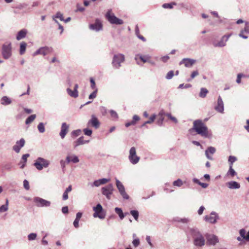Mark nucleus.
I'll return each mask as SVG.
<instances>
[{
	"mask_svg": "<svg viewBox=\"0 0 249 249\" xmlns=\"http://www.w3.org/2000/svg\"><path fill=\"white\" fill-rule=\"evenodd\" d=\"M37 234L35 233H31L28 235V239L29 241L34 240L36 239Z\"/></svg>",
	"mask_w": 249,
	"mask_h": 249,
	"instance_id": "nucleus-47",
	"label": "nucleus"
},
{
	"mask_svg": "<svg viewBox=\"0 0 249 249\" xmlns=\"http://www.w3.org/2000/svg\"><path fill=\"white\" fill-rule=\"evenodd\" d=\"M139 57L140 59L143 62L146 63L150 62V56L149 55H137L135 57V60H137L138 57Z\"/></svg>",
	"mask_w": 249,
	"mask_h": 249,
	"instance_id": "nucleus-28",
	"label": "nucleus"
},
{
	"mask_svg": "<svg viewBox=\"0 0 249 249\" xmlns=\"http://www.w3.org/2000/svg\"><path fill=\"white\" fill-rule=\"evenodd\" d=\"M140 120V118L137 115H135L133 116V120L131 121V124H132V125H135L136 122Z\"/></svg>",
	"mask_w": 249,
	"mask_h": 249,
	"instance_id": "nucleus-44",
	"label": "nucleus"
},
{
	"mask_svg": "<svg viewBox=\"0 0 249 249\" xmlns=\"http://www.w3.org/2000/svg\"><path fill=\"white\" fill-rule=\"evenodd\" d=\"M100 125V123L97 118L94 115H92L91 119L89 120L87 125L88 126H92L95 129H98Z\"/></svg>",
	"mask_w": 249,
	"mask_h": 249,
	"instance_id": "nucleus-13",
	"label": "nucleus"
},
{
	"mask_svg": "<svg viewBox=\"0 0 249 249\" xmlns=\"http://www.w3.org/2000/svg\"><path fill=\"white\" fill-rule=\"evenodd\" d=\"M93 217H99L100 219H104L105 218V215H103L102 214H100V213L99 212H95L93 214Z\"/></svg>",
	"mask_w": 249,
	"mask_h": 249,
	"instance_id": "nucleus-53",
	"label": "nucleus"
},
{
	"mask_svg": "<svg viewBox=\"0 0 249 249\" xmlns=\"http://www.w3.org/2000/svg\"><path fill=\"white\" fill-rule=\"evenodd\" d=\"M239 234L240 237H237V240L238 241H242L243 239H244L247 242H249V231L246 234V231L244 229H242L239 230Z\"/></svg>",
	"mask_w": 249,
	"mask_h": 249,
	"instance_id": "nucleus-17",
	"label": "nucleus"
},
{
	"mask_svg": "<svg viewBox=\"0 0 249 249\" xmlns=\"http://www.w3.org/2000/svg\"><path fill=\"white\" fill-rule=\"evenodd\" d=\"M166 116L175 123H178V120L175 117L172 116L171 113H166Z\"/></svg>",
	"mask_w": 249,
	"mask_h": 249,
	"instance_id": "nucleus-48",
	"label": "nucleus"
},
{
	"mask_svg": "<svg viewBox=\"0 0 249 249\" xmlns=\"http://www.w3.org/2000/svg\"><path fill=\"white\" fill-rule=\"evenodd\" d=\"M244 31L245 33L249 34V23L246 22V26L244 28Z\"/></svg>",
	"mask_w": 249,
	"mask_h": 249,
	"instance_id": "nucleus-64",
	"label": "nucleus"
},
{
	"mask_svg": "<svg viewBox=\"0 0 249 249\" xmlns=\"http://www.w3.org/2000/svg\"><path fill=\"white\" fill-rule=\"evenodd\" d=\"M36 118V115L35 114L31 115L26 119L25 121L26 124H30Z\"/></svg>",
	"mask_w": 249,
	"mask_h": 249,
	"instance_id": "nucleus-37",
	"label": "nucleus"
},
{
	"mask_svg": "<svg viewBox=\"0 0 249 249\" xmlns=\"http://www.w3.org/2000/svg\"><path fill=\"white\" fill-rule=\"evenodd\" d=\"M219 219L218 214L215 212H212L209 215H206L204 217V220L210 224H215Z\"/></svg>",
	"mask_w": 249,
	"mask_h": 249,
	"instance_id": "nucleus-9",
	"label": "nucleus"
},
{
	"mask_svg": "<svg viewBox=\"0 0 249 249\" xmlns=\"http://www.w3.org/2000/svg\"><path fill=\"white\" fill-rule=\"evenodd\" d=\"M27 43L25 42H22L20 44L19 53L21 55L23 54L26 51Z\"/></svg>",
	"mask_w": 249,
	"mask_h": 249,
	"instance_id": "nucleus-31",
	"label": "nucleus"
},
{
	"mask_svg": "<svg viewBox=\"0 0 249 249\" xmlns=\"http://www.w3.org/2000/svg\"><path fill=\"white\" fill-rule=\"evenodd\" d=\"M110 115L112 118L117 119L118 118V114L115 111H114L113 110H110Z\"/></svg>",
	"mask_w": 249,
	"mask_h": 249,
	"instance_id": "nucleus-50",
	"label": "nucleus"
},
{
	"mask_svg": "<svg viewBox=\"0 0 249 249\" xmlns=\"http://www.w3.org/2000/svg\"><path fill=\"white\" fill-rule=\"evenodd\" d=\"M90 30L98 32L102 30L103 26L101 21L96 19L94 23L90 24L89 26Z\"/></svg>",
	"mask_w": 249,
	"mask_h": 249,
	"instance_id": "nucleus-14",
	"label": "nucleus"
},
{
	"mask_svg": "<svg viewBox=\"0 0 249 249\" xmlns=\"http://www.w3.org/2000/svg\"><path fill=\"white\" fill-rule=\"evenodd\" d=\"M174 74V71H170L167 73L165 77L167 79L170 80L173 78Z\"/></svg>",
	"mask_w": 249,
	"mask_h": 249,
	"instance_id": "nucleus-49",
	"label": "nucleus"
},
{
	"mask_svg": "<svg viewBox=\"0 0 249 249\" xmlns=\"http://www.w3.org/2000/svg\"><path fill=\"white\" fill-rule=\"evenodd\" d=\"M125 60L124 55L122 53H118L113 55L112 65L115 69H119L121 66L122 64L124 62Z\"/></svg>",
	"mask_w": 249,
	"mask_h": 249,
	"instance_id": "nucleus-4",
	"label": "nucleus"
},
{
	"mask_svg": "<svg viewBox=\"0 0 249 249\" xmlns=\"http://www.w3.org/2000/svg\"><path fill=\"white\" fill-rule=\"evenodd\" d=\"M27 34V30L25 29H23L19 31L17 35L16 39L18 40H20L25 37Z\"/></svg>",
	"mask_w": 249,
	"mask_h": 249,
	"instance_id": "nucleus-27",
	"label": "nucleus"
},
{
	"mask_svg": "<svg viewBox=\"0 0 249 249\" xmlns=\"http://www.w3.org/2000/svg\"><path fill=\"white\" fill-rule=\"evenodd\" d=\"M115 213L119 215L120 218L122 220L125 217V215L123 212L122 210L118 207H116L115 208Z\"/></svg>",
	"mask_w": 249,
	"mask_h": 249,
	"instance_id": "nucleus-32",
	"label": "nucleus"
},
{
	"mask_svg": "<svg viewBox=\"0 0 249 249\" xmlns=\"http://www.w3.org/2000/svg\"><path fill=\"white\" fill-rule=\"evenodd\" d=\"M105 17L108 21L112 24L122 25L124 23L122 19L117 18L112 12L111 9H109L105 15Z\"/></svg>",
	"mask_w": 249,
	"mask_h": 249,
	"instance_id": "nucleus-3",
	"label": "nucleus"
},
{
	"mask_svg": "<svg viewBox=\"0 0 249 249\" xmlns=\"http://www.w3.org/2000/svg\"><path fill=\"white\" fill-rule=\"evenodd\" d=\"M156 115L155 114H153L152 115V116H150V117L149 118V120L145 122L142 125V127H143V126H144L146 124H152L154 121V120H155L156 119Z\"/></svg>",
	"mask_w": 249,
	"mask_h": 249,
	"instance_id": "nucleus-34",
	"label": "nucleus"
},
{
	"mask_svg": "<svg viewBox=\"0 0 249 249\" xmlns=\"http://www.w3.org/2000/svg\"><path fill=\"white\" fill-rule=\"evenodd\" d=\"M23 186L24 188L27 190H28L30 188L29 182L26 179L23 181Z\"/></svg>",
	"mask_w": 249,
	"mask_h": 249,
	"instance_id": "nucleus-57",
	"label": "nucleus"
},
{
	"mask_svg": "<svg viewBox=\"0 0 249 249\" xmlns=\"http://www.w3.org/2000/svg\"><path fill=\"white\" fill-rule=\"evenodd\" d=\"M90 82L91 83V88L92 89H94L95 90V89H96V87H95V82L92 78H91L90 79Z\"/></svg>",
	"mask_w": 249,
	"mask_h": 249,
	"instance_id": "nucleus-60",
	"label": "nucleus"
},
{
	"mask_svg": "<svg viewBox=\"0 0 249 249\" xmlns=\"http://www.w3.org/2000/svg\"><path fill=\"white\" fill-rule=\"evenodd\" d=\"M192 130L204 138H209L211 135L207 126L201 120H196L193 122V127L190 131Z\"/></svg>",
	"mask_w": 249,
	"mask_h": 249,
	"instance_id": "nucleus-2",
	"label": "nucleus"
},
{
	"mask_svg": "<svg viewBox=\"0 0 249 249\" xmlns=\"http://www.w3.org/2000/svg\"><path fill=\"white\" fill-rule=\"evenodd\" d=\"M12 101L11 99L7 96H3L1 99V104L6 106L10 104Z\"/></svg>",
	"mask_w": 249,
	"mask_h": 249,
	"instance_id": "nucleus-30",
	"label": "nucleus"
},
{
	"mask_svg": "<svg viewBox=\"0 0 249 249\" xmlns=\"http://www.w3.org/2000/svg\"><path fill=\"white\" fill-rule=\"evenodd\" d=\"M113 190V186L112 184H109L101 189L102 194L108 200L110 199L111 195L112 194Z\"/></svg>",
	"mask_w": 249,
	"mask_h": 249,
	"instance_id": "nucleus-10",
	"label": "nucleus"
},
{
	"mask_svg": "<svg viewBox=\"0 0 249 249\" xmlns=\"http://www.w3.org/2000/svg\"><path fill=\"white\" fill-rule=\"evenodd\" d=\"M193 239L194 245L197 247H201L205 244V239L202 234L197 228H189L187 232Z\"/></svg>",
	"mask_w": 249,
	"mask_h": 249,
	"instance_id": "nucleus-1",
	"label": "nucleus"
},
{
	"mask_svg": "<svg viewBox=\"0 0 249 249\" xmlns=\"http://www.w3.org/2000/svg\"><path fill=\"white\" fill-rule=\"evenodd\" d=\"M37 129L40 133H44L45 130L44 124L39 123L37 125Z\"/></svg>",
	"mask_w": 249,
	"mask_h": 249,
	"instance_id": "nucleus-39",
	"label": "nucleus"
},
{
	"mask_svg": "<svg viewBox=\"0 0 249 249\" xmlns=\"http://www.w3.org/2000/svg\"><path fill=\"white\" fill-rule=\"evenodd\" d=\"M140 240L138 238L134 239L132 241V244L135 247H137L140 245Z\"/></svg>",
	"mask_w": 249,
	"mask_h": 249,
	"instance_id": "nucleus-54",
	"label": "nucleus"
},
{
	"mask_svg": "<svg viewBox=\"0 0 249 249\" xmlns=\"http://www.w3.org/2000/svg\"><path fill=\"white\" fill-rule=\"evenodd\" d=\"M66 161L67 163H69L70 162L77 163L79 162V159L77 156L74 154H69L66 157Z\"/></svg>",
	"mask_w": 249,
	"mask_h": 249,
	"instance_id": "nucleus-24",
	"label": "nucleus"
},
{
	"mask_svg": "<svg viewBox=\"0 0 249 249\" xmlns=\"http://www.w3.org/2000/svg\"><path fill=\"white\" fill-rule=\"evenodd\" d=\"M25 141L24 139L21 138L19 141L16 142V144L13 146V149L17 153L20 152V149L23 147L25 144Z\"/></svg>",
	"mask_w": 249,
	"mask_h": 249,
	"instance_id": "nucleus-18",
	"label": "nucleus"
},
{
	"mask_svg": "<svg viewBox=\"0 0 249 249\" xmlns=\"http://www.w3.org/2000/svg\"><path fill=\"white\" fill-rule=\"evenodd\" d=\"M227 187L230 189H238L240 188L239 183L235 181H231L226 183Z\"/></svg>",
	"mask_w": 249,
	"mask_h": 249,
	"instance_id": "nucleus-25",
	"label": "nucleus"
},
{
	"mask_svg": "<svg viewBox=\"0 0 249 249\" xmlns=\"http://www.w3.org/2000/svg\"><path fill=\"white\" fill-rule=\"evenodd\" d=\"M163 120H164L163 117H160V118L158 120V121L157 122V124L159 125H161L162 124Z\"/></svg>",
	"mask_w": 249,
	"mask_h": 249,
	"instance_id": "nucleus-63",
	"label": "nucleus"
},
{
	"mask_svg": "<svg viewBox=\"0 0 249 249\" xmlns=\"http://www.w3.org/2000/svg\"><path fill=\"white\" fill-rule=\"evenodd\" d=\"M216 151V149L213 146H210L205 150V155L207 158L210 160H213L212 155Z\"/></svg>",
	"mask_w": 249,
	"mask_h": 249,
	"instance_id": "nucleus-23",
	"label": "nucleus"
},
{
	"mask_svg": "<svg viewBox=\"0 0 249 249\" xmlns=\"http://www.w3.org/2000/svg\"><path fill=\"white\" fill-rule=\"evenodd\" d=\"M89 140H84V137L82 136L79 138L76 141H75L73 143V146L74 147H76L79 145H82L85 143H89Z\"/></svg>",
	"mask_w": 249,
	"mask_h": 249,
	"instance_id": "nucleus-26",
	"label": "nucleus"
},
{
	"mask_svg": "<svg viewBox=\"0 0 249 249\" xmlns=\"http://www.w3.org/2000/svg\"><path fill=\"white\" fill-rule=\"evenodd\" d=\"M97 89H96L95 90L89 95V99H94L97 96Z\"/></svg>",
	"mask_w": 249,
	"mask_h": 249,
	"instance_id": "nucleus-51",
	"label": "nucleus"
},
{
	"mask_svg": "<svg viewBox=\"0 0 249 249\" xmlns=\"http://www.w3.org/2000/svg\"><path fill=\"white\" fill-rule=\"evenodd\" d=\"M130 214L133 216L134 219L138 221L139 217V212L137 210H131L130 212Z\"/></svg>",
	"mask_w": 249,
	"mask_h": 249,
	"instance_id": "nucleus-40",
	"label": "nucleus"
},
{
	"mask_svg": "<svg viewBox=\"0 0 249 249\" xmlns=\"http://www.w3.org/2000/svg\"><path fill=\"white\" fill-rule=\"evenodd\" d=\"M69 125L67 124L66 123H63L62 124L61 127V131L59 133V135L61 139H64L66 136V134L69 131Z\"/></svg>",
	"mask_w": 249,
	"mask_h": 249,
	"instance_id": "nucleus-21",
	"label": "nucleus"
},
{
	"mask_svg": "<svg viewBox=\"0 0 249 249\" xmlns=\"http://www.w3.org/2000/svg\"><path fill=\"white\" fill-rule=\"evenodd\" d=\"M66 163H67L66 160H61L60 161V166L63 171H64Z\"/></svg>",
	"mask_w": 249,
	"mask_h": 249,
	"instance_id": "nucleus-52",
	"label": "nucleus"
},
{
	"mask_svg": "<svg viewBox=\"0 0 249 249\" xmlns=\"http://www.w3.org/2000/svg\"><path fill=\"white\" fill-rule=\"evenodd\" d=\"M214 109L218 112L223 113L224 112V103L220 96L217 99V105Z\"/></svg>",
	"mask_w": 249,
	"mask_h": 249,
	"instance_id": "nucleus-20",
	"label": "nucleus"
},
{
	"mask_svg": "<svg viewBox=\"0 0 249 249\" xmlns=\"http://www.w3.org/2000/svg\"><path fill=\"white\" fill-rule=\"evenodd\" d=\"M83 132L85 135L88 136H90L92 133V131L88 128H84L83 129Z\"/></svg>",
	"mask_w": 249,
	"mask_h": 249,
	"instance_id": "nucleus-46",
	"label": "nucleus"
},
{
	"mask_svg": "<svg viewBox=\"0 0 249 249\" xmlns=\"http://www.w3.org/2000/svg\"><path fill=\"white\" fill-rule=\"evenodd\" d=\"M231 35V34L224 35L221 37L220 40L218 42L216 43L213 42V46L215 47H223L225 46L226 45L227 41L228 40Z\"/></svg>",
	"mask_w": 249,
	"mask_h": 249,
	"instance_id": "nucleus-12",
	"label": "nucleus"
},
{
	"mask_svg": "<svg viewBox=\"0 0 249 249\" xmlns=\"http://www.w3.org/2000/svg\"><path fill=\"white\" fill-rule=\"evenodd\" d=\"M237 175V173L233 169L232 167H229V169L227 173V176H230L231 177H233Z\"/></svg>",
	"mask_w": 249,
	"mask_h": 249,
	"instance_id": "nucleus-36",
	"label": "nucleus"
},
{
	"mask_svg": "<svg viewBox=\"0 0 249 249\" xmlns=\"http://www.w3.org/2000/svg\"><path fill=\"white\" fill-rule=\"evenodd\" d=\"M237 158L234 156H230L228 158V163L229 164V167H232L233 164L234 162L237 161Z\"/></svg>",
	"mask_w": 249,
	"mask_h": 249,
	"instance_id": "nucleus-33",
	"label": "nucleus"
},
{
	"mask_svg": "<svg viewBox=\"0 0 249 249\" xmlns=\"http://www.w3.org/2000/svg\"><path fill=\"white\" fill-rule=\"evenodd\" d=\"M81 133V130L80 129H77V130L72 131L71 133V135L72 137H77L79 135H80Z\"/></svg>",
	"mask_w": 249,
	"mask_h": 249,
	"instance_id": "nucleus-42",
	"label": "nucleus"
},
{
	"mask_svg": "<svg viewBox=\"0 0 249 249\" xmlns=\"http://www.w3.org/2000/svg\"><path fill=\"white\" fill-rule=\"evenodd\" d=\"M110 180L109 179H107L105 178H101L99 179H97L95 180L93 183H89L88 185H90L91 187H99L101 185L105 184Z\"/></svg>",
	"mask_w": 249,
	"mask_h": 249,
	"instance_id": "nucleus-15",
	"label": "nucleus"
},
{
	"mask_svg": "<svg viewBox=\"0 0 249 249\" xmlns=\"http://www.w3.org/2000/svg\"><path fill=\"white\" fill-rule=\"evenodd\" d=\"M208 93V90L206 88H202L200 89V91L199 95L201 98H205L207 94Z\"/></svg>",
	"mask_w": 249,
	"mask_h": 249,
	"instance_id": "nucleus-35",
	"label": "nucleus"
},
{
	"mask_svg": "<svg viewBox=\"0 0 249 249\" xmlns=\"http://www.w3.org/2000/svg\"><path fill=\"white\" fill-rule=\"evenodd\" d=\"M207 243L211 245L214 246L219 242L218 238L214 234H208L206 236Z\"/></svg>",
	"mask_w": 249,
	"mask_h": 249,
	"instance_id": "nucleus-19",
	"label": "nucleus"
},
{
	"mask_svg": "<svg viewBox=\"0 0 249 249\" xmlns=\"http://www.w3.org/2000/svg\"><path fill=\"white\" fill-rule=\"evenodd\" d=\"M128 159L133 164H136L139 162L140 157L136 155V149L135 147H132L129 152Z\"/></svg>",
	"mask_w": 249,
	"mask_h": 249,
	"instance_id": "nucleus-8",
	"label": "nucleus"
},
{
	"mask_svg": "<svg viewBox=\"0 0 249 249\" xmlns=\"http://www.w3.org/2000/svg\"><path fill=\"white\" fill-rule=\"evenodd\" d=\"M93 211L95 212L101 213L103 211V208L100 204H98L96 207H93Z\"/></svg>",
	"mask_w": 249,
	"mask_h": 249,
	"instance_id": "nucleus-41",
	"label": "nucleus"
},
{
	"mask_svg": "<svg viewBox=\"0 0 249 249\" xmlns=\"http://www.w3.org/2000/svg\"><path fill=\"white\" fill-rule=\"evenodd\" d=\"M1 53L3 57L5 59H8L11 56L12 46L11 43L3 45Z\"/></svg>",
	"mask_w": 249,
	"mask_h": 249,
	"instance_id": "nucleus-7",
	"label": "nucleus"
},
{
	"mask_svg": "<svg viewBox=\"0 0 249 249\" xmlns=\"http://www.w3.org/2000/svg\"><path fill=\"white\" fill-rule=\"evenodd\" d=\"M34 202L36 206L39 207H49L51 205V202L39 197H35L34 198Z\"/></svg>",
	"mask_w": 249,
	"mask_h": 249,
	"instance_id": "nucleus-11",
	"label": "nucleus"
},
{
	"mask_svg": "<svg viewBox=\"0 0 249 249\" xmlns=\"http://www.w3.org/2000/svg\"><path fill=\"white\" fill-rule=\"evenodd\" d=\"M191 87V85L190 84H186L185 86L183 84H180L178 86L179 89H182V88H188Z\"/></svg>",
	"mask_w": 249,
	"mask_h": 249,
	"instance_id": "nucleus-62",
	"label": "nucleus"
},
{
	"mask_svg": "<svg viewBox=\"0 0 249 249\" xmlns=\"http://www.w3.org/2000/svg\"><path fill=\"white\" fill-rule=\"evenodd\" d=\"M29 156H30V155L29 154H26L23 155L22 157V159H21L24 162L26 163L27 158H28Z\"/></svg>",
	"mask_w": 249,
	"mask_h": 249,
	"instance_id": "nucleus-61",
	"label": "nucleus"
},
{
	"mask_svg": "<svg viewBox=\"0 0 249 249\" xmlns=\"http://www.w3.org/2000/svg\"><path fill=\"white\" fill-rule=\"evenodd\" d=\"M53 16H54V17H55V18H59L61 21L64 20V18H63V15L60 12H57L56 14H55V15H54Z\"/></svg>",
	"mask_w": 249,
	"mask_h": 249,
	"instance_id": "nucleus-45",
	"label": "nucleus"
},
{
	"mask_svg": "<svg viewBox=\"0 0 249 249\" xmlns=\"http://www.w3.org/2000/svg\"><path fill=\"white\" fill-rule=\"evenodd\" d=\"M51 52V49L48 47H41L34 53L33 55L36 56L38 54L46 55Z\"/></svg>",
	"mask_w": 249,
	"mask_h": 249,
	"instance_id": "nucleus-16",
	"label": "nucleus"
},
{
	"mask_svg": "<svg viewBox=\"0 0 249 249\" xmlns=\"http://www.w3.org/2000/svg\"><path fill=\"white\" fill-rule=\"evenodd\" d=\"M50 163V162L48 160L39 157L35 160L34 165L38 170L40 171L43 168L48 167Z\"/></svg>",
	"mask_w": 249,
	"mask_h": 249,
	"instance_id": "nucleus-5",
	"label": "nucleus"
},
{
	"mask_svg": "<svg viewBox=\"0 0 249 249\" xmlns=\"http://www.w3.org/2000/svg\"><path fill=\"white\" fill-rule=\"evenodd\" d=\"M67 92L68 94L72 97L76 98L78 96V91L74 90V89L72 90L70 88H68L67 89Z\"/></svg>",
	"mask_w": 249,
	"mask_h": 249,
	"instance_id": "nucleus-29",
	"label": "nucleus"
},
{
	"mask_svg": "<svg viewBox=\"0 0 249 249\" xmlns=\"http://www.w3.org/2000/svg\"><path fill=\"white\" fill-rule=\"evenodd\" d=\"M198 75V72L197 71H194L191 75V79L188 80L190 81L191 79H194L196 76Z\"/></svg>",
	"mask_w": 249,
	"mask_h": 249,
	"instance_id": "nucleus-58",
	"label": "nucleus"
},
{
	"mask_svg": "<svg viewBox=\"0 0 249 249\" xmlns=\"http://www.w3.org/2000/svg\"><path fill=\"white\" fill-rule=\"evenodd\" d=\"M11 164L9 163H6L3 165V168L6 170H10L11 169Z\"/></svg>",
	"mask_w": 249,
	"mask_h": 249,
	"instance_id": "nucleus-59",
	"label": "nucleus"
},
{
	"mask_svg": "<svg viewBox=\"0 0 249 249\" xmlns=\"http://www.w3.org/2000/svg\"><path fill=\"white\" fill-rule=\"evenodd\" d=\"M8 207L7 205H3L0 207V213L6 212L8 210Z\"/></svg>",
	"mask_w": 249,
	"mask_h": 249,
	"instance_id": "nucleus-56",
	"label": "nucleus"
},
{
	"mask_svg": "<svg viewBox=\"0 0 249 249\" xmlns=\"http://www.w3.org/2000/svg\"><path fill=\"white\" fill-rule=\"evenodd\" d=\"M196 62V60L190 58H183L180 62L179 65L184 64L186 67H191Z\"/></svg>",
	"mask_w": 249,
	"mask_h": 249,
	"instance_id": "nucleus-22",
	"label": "nucleus"
},
{
	"mask_svg": "<svg viewBox=\"0 0 249 249\" xmlns=\"http://www.w3.org/2000/svg\"><path fill=\"white\" fill-rule=\"evenodd\" d=\"M173 185L176 186L180 187L183 185V182L180 179H178L173 182Z\"/></svg>",
	"mask_w": 249,
	"mask_h": 249,
	"instance_id": "nucleus-43",
	"label": "nucleus"
},
{
	"mask_svg": "<svg viewBox=\"0 0 249 249\" xmlns=\"http://www.w3.org/2000/svg\"><path fill=\"white\" fill-rule=\"evenodd\" d=\"M177 3L175 2H172L169 3H164L162 5V7L164 8L172 9L174 5H176Z\"/></svg>",
	"mask_w": 249,
	"mask_h": 249,
	"instance_id": "nucleus-38",
	"label": "nucleus"
},
{
	"mask_svg": "<svg viewBox=\"0 0 249 249\" xmlns=\"http://www.w3.org/2000/svg\"><path fill=\"white\" fill-rule=\"evenodd\" d=\"M178 221L183 223H188L190 222V219L187 218H179L178 220Z\"/></svg>",
	"mask_w": 249,
	"mask_h": 249,
	"instance_id": "nucleus-55",
	"label": "nucleus"
},
{
	"mask_svg": "<svg viewBox=\"0 0 249 249\" xmlns=\"http://www.w3.org/2000/svg\"><path fill=\"white\" fill-rule=\"evenodd\" d=\"M116 187L122 197L124 199H128L129 196L126 193L124 186L123 183L117 178H115Z\"/></svg>",
	"mask_w": 249,
	"mask_h": 249,
	"instance_id": "nucleus-6",
	"label": "nucleus"
}]
</instances>
